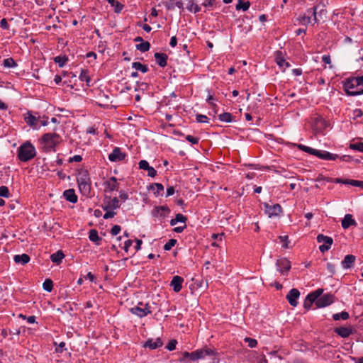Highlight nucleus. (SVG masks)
Masks as SVG:
<instances>
[{
	"instance_id": "obj_1",
	"label": "nucleus",
	"mask_w": 363,
	"mask_h": 363,
	"mask_svg": "<svg viewBox=\"0 0 363 363\" xmlns=\"http://www.w3.org/2000/svg\"><path fill=\"white\" fill-rule=\"evenodd\" d=\"M344 89L350 96L363 94V76L348 79L344 84Z\"/></svg>"
},
{
	"instance_id": "obj_2",
	"label": "nucleus",
	"mask_w": 363,
	"mask_h": 363,
	"mask_svg": "<svg viewBox=\"0 0 363 363\" xmlns=\"http://www.w3.org/2000/svg\"><path fill=\"white\" fill-rule=\"evenodd\" d=\"M60 142V136L55 133H45L40 140L42 149L44 152H55L56 146Z\"/></svg>"
},
{
	"instance_id": "obj_3",
	"label": "nucleus",
	"mask_w": 363,
	"mask_h": 363,
	"mask_svg": "<svg viewBox=\"0 0 363 363\" xmlns=\"http://www.w3.org/2000/svg\"><path fill=\"white\" fill-rule=\"evenodd\" d=\"M36 155L35 147L29 141L23 143L17 150V157L21 162H28Z\"/></svg>"
},
{
	"instance_id": "obj_4",
	"label": "nucleus",
	"mask_w": 363,
	"mask_h": 363,
	"mask_svg": "<svg viewBox=\"0 0 363 363\" xmlns=\"http://www.w3.org/2000/svg\"><path fill=\"white\" fill-rule=\"evenodd\" d=\"M155 303L139 302L136 306L130 308L129 311L132 314L142 318L152 313V311L155 308Z\"/></svg>"
},
{
	"instance_id": "obj_5",
	"label": "nucleus",
	"mask_w": 363,
	"mask_h": 363,
	"mask_svg": "<svg viewBox=\"0 0 363 363\" xmlns=\"http://www.w3.org/2000/svg\"><path fill=\"white\" fill-rule=\"evenodd\" d=\"M77 181L80 191L84 195L89 194L91 191V182L88 172L86 170L79 172Z\"/></svg>"
},
{
	"instance_id": "obj_6",
	"label": "nucleus",
	"mask_w": 363,
	"mask_h": 363,
	"mask_svg": "<svg viewBox=\"0 0 363 363\" xmlns=\"http://www.w3.org/2000/svg\"><path fill=\"white\" fill-rule=\"evenodd\" d=\"M323 292V289H318L315 290V291L310 293L306 296V298L304 301V303H303L304 308L306 310H309L313 303H315V304L316 305V299L320 296H321Z\"/></svg>"
},
{
	"instance_id": "obj_7",
	"label": "nucleus",
	"mask_w": 363,
	"mask_h": 363,
	"mask_svg": "<svg viewBox=\"0 0 363 363\" xmlns=\"http://www.w3.org/2000/svg\"><path fill=\"white\" fill-rule=\"evenodd\" d=\"M317 241L319 243L323 242V244L320 245L319 250L321 252L324 253L325 252L328 251L333 245V238L326 235H324L323 234H319L317 236Z\"/></svg>"
},
{
	"instance_id": "obj_8",
	"label": "nucleus",
	"mask_w": 363,
	"mask_h": 363,
	"mask_svg": "<svg viewBox=\"0 0 363 363\" xmlns=\"http://www.w3.org/2000/svg\"><path fill=\"white\" fill-rule=\"evenodd\" d=\"M335 301V296L332 294H326L319 296L316 299V307L323 308L332 304Z\"/></svg>"
},
{
	"instance_id": "obj_9",
	"label": "nucleus",
	"mask_w": 363,
	"mask_h": 363,
	"mask_svg": "<svg viewBox=\"0 0 363 363\" xmlns=\"http://www.w3.org/2000/svg\"><path fill=\"white\" fill-rule=\"evenodd\" d=\"M334 332L341 337L347 338L351 335L355 333L356 330L353 326L347 325L335 328L334 329Z\"/></svg>"
},
{
	"instance_id": "obj_10",
	"label": "nucleus",
	"mask_w": 363,
	"mask_h": 363,
	"mask_svg": "<svg viewBox=\"0 0 363 363\" xmlns=\"http://www.w3.org/2000/svg\"><path fill=\"white\" fill-rule=\"evenodd\" d=\"M264 211L269 218L272 216H277L282 212L281 206L277 203L273 206H270L267 203H264Z\"/></svg>"
},
{
	"instance_id": "obj_11",
	"label": "nucleus",
	"mask_w": 363,
	"mask_h": 363,
	"mask_svg": "<svg viewBox=\"0 0 363 363\" xmlns=\"http://www.w3.org/2000/svg\"><path fill=\"white\" fill-rule=\"evenodd\" d=\"M317 11V7L316 6H314L313 7L312 9H308L307 11V12L308 13V14H310L311 16H303L301 17V21L303 22V23L304 24H308V23H311L313 21L314 23H316L318 21V19H317V16H316V12Z\"/></svg>"
},
{
	"instance_id": "obj_12",
	"label": "nucleus",
	"mask_w": 363,
	"mask_h": 363,
	"mask_svg": "<svg viewBox=\"0 0 363 363\" xmlns=\"http://www.w3.org/2000/svg\"><path fill=\"white\" fill-rule=\"evenodd\" d=\"M119 201L116 197L111 199L110 196H105L103 209L107 211L109 209H116L119 208Z\"/></svg>"
},
{
	"instance_id": "obj_13",
	"label": "nucleus",
	"mask_w": 363,
	"mask_h": 363,
	"mask_svg": "<svg viewBox=\"0 0 363 363\" xmlns=\"http://www.w3.org/2000/svg\"><path fill=\"white\" fill-rule=\"evenodd\" d=\"M105 192H111L113 191H118L119 188V183L117 182V179L115 177H111L107 179L104 184Z\"/></svg>"
},
{
	"instance_id": "obj_14",
	"label": "nucleus",
	"mask_w": 363,
	"mask_h": 363,
	"mask_svg": "<svg viewBox=\"0 0 363 363\" xmlns=\"http://www.w3.org/2000/svg\"><path fill=\"white\" fill-rule=\"evenodd\" d=\"M327 125V122L321 116H318L314 118L313 128L315 133H321Z\"/></svg>"
},
{
	"instance_id": "obj_15",
	"label": "nucleus",
	"mask_w": 363,
	"mask_h": 363,
	"mask_svg": "<svg viewBox=\"0 0 363 363\" xmlns=\"http://www.w3.org/2000/svg\"><path fill=\"white\" fill-rule=\"evenodd\" d=\"M126 155L121 152L120 147H116L108 155V160L111 162H119L125 159Z\"/></svg>"
},
{
	"instance_id": "obj_16",
	"label": "nucleus",
	"mask_w": 363,
	"mask_h": 363,
	"mask_svg": "<svg viewBox=\"0 0 363 363\" xmlns=\"http://www.w3.org/2000/svg\"><path fill=\"white\" fill-rule=\"evenodd\" d=\"M276 266L277 270L281 274L287 272L291 268L290 262L286 258L278 259L277 261Z\"/></svg>"
},
{
	"instance_id": "obj_17",
	"label": "nucleus",
	"mask_w": 363,
	"mask_h": 363,
	"mask_svg": "<svg viewBox=\"0 0 363 363\" xmlns=\"http://www.w3.org/2000/svg\"><path fill=\"white\" fill-rule=\"evenodd\" d=\"M196 354L198 359H203L206 356H213L218 355V352L213 349L204 347L201 349L196 350Z\"/></svg>"
},
{
	"instance_id": "obj_18",
	"label": "nucleus",
	"mask_w": 363,
	"mask_h": 363,
	"mask_svg": "<svg viewBox=\"0 0 363 363\" xmlns=\"http://www.w3.org/2000/svg\"><path fill=\"white\" fill-rule=\"evenodd\" d=\"M300 296V292L296 289H292L289 291V294L286 295V299L289 303L292 306H296L297 305V299Z\"/></svg>"
},
{
	"instance_id": "obj_19",
	"label": "nucleus",
	"mask_w": 363,
	"mask_h": 363,
	"mask_svg": "<svg viewBox=\"0 0 363 363\" xmlns=\"http://www.w3.org/2000/svg\"><path fill=\"white\" fill-rule=\"evenodd\" d=\"M139 168L143 170L147 171V174L150 177H155L157 174V171L149 165V163L146 160H140L138 163Z\"/></svg>"
},
{
	"instance_id": "obj_20",
	"label": "nucleus",
	"mask_w": 363,
	"mask_h": 363,
	"mask_svg": "<svg viewBox=\"0 0 363 363\" xmlns=\"http://www.w3.org/2000/svg\"><path fill=\"white\" fill-rule=\"evenodd\" d=\"M163 345L161 338L157 337L156 340L148 339L143 345L144 347H148L150 350H155Z\"/></svg>"
},
{
	"instance_id": "obj_21",
	"label": "nucleus",
	"mask_w": 363,
	"mask_h": 363,
	"mask_svg": "<svg viewBox=\"0 0 363 363\" xmlns=\"http://www.w3.org/2000/svg\"><path fill=\"white\" fill-rule=\"evenodd\" d=\"M184 279L179 276H174L171 281L170 286L173 288L174 291L179 292L182 288Z\"/></svg>"
},
{
	"instance_id": "obj_22",
	"label": "nucleus",
	"mask_w": 363,
	"mask_h": 363,
	"mask_svg": "<svg viewBox=\"0 0 363 363\" xmlns=\"http://www.w3.org/2000/svg\"><path fill=\"white\" fill-rule=\"evenodd\" d=\"M170 212L169 208L167 206H157L152 211L154 216L166 217Z\"/></svg>"
},
{
	"instance_id": "obj_23",
	"label": "nucleus",
	"mask_w": 363,
	"mask_h": 363,
	"mask_svg": "<svg viewBox=\"0 0 363 363\" xmlns=\"http://www.w3.org/2000/svg\"><path fill=\"white\" fill-rule=\"evenodd\" d=\"M163 4L167 10H174L175 7L183 9V2L182 0H167Z\"/></svg>"
},
{
	"instance_id": "obj_24",
	"label": "nucleus",
	"mask_w": 363,
	"mask_h": 363,
	"mask_svg": "<svg viewBox=\"0 0 363 363\" xmlns=\"http://www.w3.org/2000/svg\"><path fill=\"white\" fill-rule=\"evenodd\" d=\"M156 62L161 67H164L167 65L168 56L165 53L156 52L154 55Z\"/></svg>"
},
{
	"instance_id": "obj_25",
	"label": "nucleus",
	"mask_w": 363,
	"mask_h": 363,
	"mask_svg": "<svg viewBox=\"0 0 363 363\" xmlns=\"http://www.w3.org/2000/svg\"><path fill=\"white\" fill-rule=\"evenodd\" d=\"M65 199L72 203L77 202V196L73 189L65 190L63 193Z\"/></svg>"
},
{
	"instance_id": "obj_26",
	"label": "nucleus",
	"mask_w": 363,
	"mask_h": 363,
	"mask_svg": "<svg viewBox=\"0 0 363 363\" xmlns=\"http://www.w3.org/2000/svg\"><path fill=\"white\" fill-rule=\"evenodd\" d=\"M39 117H36L32 115L30 111H28L24 117L26 123L33 128H35L37 122L39 121Z\"/></svg>"
},
{
	"instance_id": "obj_27",
	"label": "nucleus",
	"mask_w": 363,
	"mask_h": 363,
	"mask_svg": "<svg viewBox=\"0 0 363 363\" xmlns=\"http://www.w3.org/2000/svg\"><path fill=\"white\" fill-rule=\"evenodd\" d=\"M356 221L352 218V216L351 214H346L345 218L342 220V227L344 229H347L351 225H356Z\"/></svg>"
},
{
	"instance_id": "obj_28",
	"label": "nucleus",
	"mask_w": 363,
	"mask_h": 363,
	"mask_svg": "<svg viewBox=\"0 0 363 363\" xmlns=\"http://www.w3.org/2000/svg\"><path fill=\"white\" fill-rule=\"evenodd\" d=\"M356 259L355 256L352 255H347L345 257L342 261V266L345 269H349L352 267Z\"/></svg>"
},
{
	"instance_id": "obj_29",
	"label": "nucleus",
	"mask_w": 363,
	"mask_h": 363,
	"mask_svg": "<svg viewBox=\"0 0 363 363\" xmlns=\"http://www.w3.org/2000/svg\"><path fill=\"white\" fill-rule=\"evenodd\" d=\"M13 260L17 264L24 265L29 262L30 257L27 254L16 255L14 256Z\"/></svg>"
},
{
	"instance_id": "obj_30",
	"label": "nucleus",
	"mask_w": 363,
	"mask_h": 363,
	"mask_svg": "<svg viewBox=\"0 0 363 363\" xmlns=\"http://www.w3.org/2000/svg\"><path fill=\"white\" fill-rule=\"evenodd\" d=\"M275 61L280 67L284 68L289 67L290 66L289 62H286V60H284L281 52H277L276 53Z\"/></svg>"
},
{
	"instance_id": "obj_31",
	"label": "nucleus",
	"mask_w": 363,
	"mask_h": 363,
	"mask_svg": "<svg viewBox=\"0 0 363 363\" xmlns=\"http://www.w3.org/2000/svg\"><path fill=\"white\" fill-rule=\"evenodd\" d=\"M65 257V255L61 250L57 251L55 253H53L50 256V259L52 262L56 264H60L62 262V259Z\"/></svg>"
},
{
	"instance_id": "obj_32",
	"label": "nucleus",
	"mask_w": 363,
	"mask_h": 363,
	"mask_svg": "<svg viewBox=\"0 0 363 363\" xmlns=\"http://www.w3.org/2000/svg\"><path fill=\"white\" fill-rule=\"evenodd\" d=\"M187 220V218L182 213H177L174 218L170 220V225L172 226L175 225L178 222L183 223L185 224Z\"/></svg>"
},
{
	"instance_id": "obj_33",
	"label": "nucleus",
	"mask_w": 363,
	"mask_h": 363,
	"mask_svg": "<svg viewBox=\"0 0 363 363\" xmlns=\"http://www.w3.org/2000/svg\"><path fill=\"white\" fill-rule=\"evenodd\" d=\"M111 6L113 7L114 11L119 13L123 9V5L117 0H106Z\"/></svg>"
},
{
	"instance_id": "obj_34",
	"label": "nucleus",
	"mask_w": 363,
	"mask_h": 363,
	"mask_svg": "<svg viewBox=\"0 0 363 363\" xmlns=\"http://www.w3.org/2000/svg\"><path fill=\"white\" fill-rule=\"evenodd\" d=\"M338 157L336 154H332L328 151L323 150L320 159L324 160H335Z\"/></svg>"
},
{
	"instance_id": "obj_35",
	"label": "nucleus",
	"mask_w": 363,
	"mask_h": 363,
	"mask_svg": "<svg viewBox=\"0 0 363 363\" xmlns=\"http://www.w3.org/2000/svg\"><path fill=\"white\" fill-rule=\"evenodd\" d=\"M150 43L147 41H143V42L136 45V49L143 52L148 51L150 50Z\"/></svg>"
},
{
	"instance_id": "obj_36",
	"label": "nucleus",
	"mask_w": 363,
	"mask_h": 363,
	"mask_svg": "<svg viewBox=\"0 0 363 363\" xmlns=\"http://www.w3.org/2000/svg\"><path fill=\"white\" fill-rule=\"evenodd\" d=\"M250 6V1H242V0H239L238 3L236 5L237 10H242L243 11H246Z\"/></svg>"
},
{
	"instance_id": "obj_37",
	"label": "nucleus",
	"mask_w": 363,
	"mask_h": 363,
	"mask_svg": "<svg viewBox=\"0 0 363 363\" xmlns=\"http://www.w3.org/2000/svg\"><path fill=\"white\" fill-rule=\"evenodd\" d=\"M132 67L135 69V70H139L143 73H146L148 71V68L147 65H143L140 62H135L132 64Z\"/></svg>"
},
{
	"instance_id": "obj_38",
	"label": "nucleus",
	"mask_w": 363,
	"mask_h": 363,
	"mask_svg": "<svg viewBox=\"0 0 363 363\" xmlns=\"http://www.w3.org/2000/svg\"><path fill=\"white\" fill-rule=\"evenodd\" d=\"M79 79L82 82H84V81L86 82V85L88 86H90L91 79L89 76L87 70L82 69L81 73L79 74Z\"/></svg>"
},
{
	"instance_id": "obj_39",
	"label": "nucleus",
	"mask_w": 363,
	"mask_h": 363,
	"mask_svg": "<svg viewBox=\"0 0 363 363\" xmlns=\"http://www.w3.org/2000/svg\"><path fill=\"white\" fill-rule=\"evenodd\" d=\"M3 65L6 68H13L16 67L17 64L13 58L9 57L4 60Z\"/></svg>"
},
{
	"instance_id": "obj_40",
	"label": "nucleus",
	"mask_w": 363,
	"mask_h": 363,
	"mask_svg": "<svg viewBox=\"0 0 363 363\" xmlns=\"http://www.w3.org/2000/svg\"><path fill=\"white\" fill-rule=\"evenodd\" d=\"M150 189H156L155 191H154V194L157 196L160 194V191H162L164 190V186L162 184L160 183H154L152 184L150 187Z\"/></svg>"
},
{
	"instance_id": "obj_41",
	"label": "nucleus",
	"mask_w": 363,
	"mask_h": 363,
	"mask_svg": "<svg viewBox=\"0 0 363 363\" xmlns=\"http://www.w3.org/2000/svg\"><path fill=\"white\" fill-rule=\"evenodd\" d=\"M349 317H350L349 313L346 311H342L341 313H335L333 315V318L335 320H339L340 319L345 320L348 319Z\"/></svg>"
},
{
	"instance_id": "obj_42",
	"label": "nucleus",
	"mask_w": 363,
	"mask_h": 363,
	"mask_svg": "<svg viewBox=\"0 0 363 363\" xmlns=\"http://www.w3.org/2000/svg\"><path fill=\"white\" fill-rule=\"evenodd\" d=\"M89 238L91 241L94 242H97L101 240V238L98 235L97 230L94 229H92L89 231Z\"/></svg>"
},
{
	"instance_id": "obj_43",
	"label": "nucleus",
	"mask_w": 363,
	"mask_h": 363,
	"mask_svg": "<svg viewBox=\"0 0 363 363\" xmlns=\"http://www.w3.org/2000/svg\"><path fill=\"white\" fill-rule=\"evenodd\" d=\"M186 9L190 11V12H194V13H198L201 10V8L195 3H194L193 1H189L187 6H186Z\"/></svg>"
},
{
	"instance_id": "obj_44",
	"label": "nucleus",
	"mask_w": 363,
	"mask_h": 363,
	"mask_svg": "<svg viewBox=\"0 0 363 363\" xmlns=\"http://www.w3.org/2000/svg\"><path fill=\"white\" fill-rule=\"evenodd\" d=\"M43 288L45 291L50 292L53 289L52 281L50 279H45L43 284Z\"/></svg>"
},
{
	"instance_id": "obj_45",
	"label": "nucleus",
	"mask_w": 363,
	"mask_h": 363,
	"mask_svg": "<svg viewBox=\"0 0 363 363\" xmlns=\"http://www.w3.org/2000/svg\"><path fill=\"white\" fill-rule=\"evenodd\" d=\"M344 183L345 184H350L353 186H357L363 189V181L347 179Z\"/></svg>"
},
{
	"instance_id": "obj_46",
	"label": "nucleus",
	"mask_w": 363,
	"mask_h": 363,
	"mask_svg": "<svg viewBox=\"0 0 363 363\" xmlns=\"http://www.w3.org/2000/svg\"><path fill=\"white\" fill-rule=\"evenodd\" d=\"M67 60L68 58L66 56H57L54 58L55 62L57 63L60 67H62Z\"/></svg>"
},
{
	"instance_id": "obj_47",
	"label": "nucleus",
	"mask_w": 363,
	"mask_h": 363,
	"mask_svg": "<svg viewBox=\"0 0 363 363\" xmlns=\"http://www.w3.org/2000/svg\"><path fill=\"white\" fill-rule=\"evenodd\" d=\"M218 118L220 121L229 123L232 121V115L230 113H223L218 116Z\"/></svg>"
},
{
	"instance_id": "obj_48",
	"label": "nucleus",
	"mask_w": 363,
	"mask_h": 363,
	"mask_svg": "<svg viewBox=\"0 0 363 363\" xmlns=\"http://www.w3.org/2000/svg\"><path fill=\"white\" fill-rule=\"evenodd\" d=\"M350 148L363 152V143H351Z\"/></svg>"
},
{
	"instance_id": "obj_49",
	"label": "nucleus",
	"mask_w": 363,
	"mask_h": 363,
	"mask_svg": "<svg viewBox=\"0 0 363 363\" xmlns=\"http://www.w3.org/2000/svg\"><path fill=\"white\" fill-rule=\"evenodd\" d=\"M244 341L248 344L250 348H255L257 345V341L255 339L251 337H245Z\"/></svg>"
},
{
	"instance_id": "obj_50",
	"label": "nucleus",
	"mask_w": 363,
	"mask_h": 363,
	"mask_svg": "<svg viewBox=\"0 0 363 363\" xmlns=\"http://www.w3.org/2000/svg\"><path fill=\"white\" fill-rule=\"evenodd\" d=\"M9 196H10V193H9L8 187L6 186H1L0 187V196L4 197V198H8V197H9Z\"/></svg>"
},
{
	"instance_id": "obj_51",
	"label": "nucleus",
	"mask_w": 363,
	"mask_h": 363,
	"mask_svg": "<svg viewBox=\"0 0 363 363\" xmlns=\"http://www.w3.org/2000/svg\"><path fill=\"white\" fill-rule=\"evenodd\" d=\"M177 243V240L175 239H170L169 241L164 245V250L166 251L170 250L172 247L175 245Z\"/></svg>"
},
{
	"instance_id": "obj_52",
	"label": "nucleus",
	"mask_w": 363,
	"mask_h": 363,
	"mask_svg": "<svg viewBox=\"0 0 363 363\" xmlns=\"http://www.w3.org/2000/svg\"><path fill=\"white\" fill-rule=\"evenodd\" d=\"M186 140L191 143V144H197L199 141V138L196 137H194L192 135H188L186 136Z\"/></svg>"
},
{
	"instance_id": "obj_53",
	"label": "nucleus",
	"mask_w": 363,
	"mask_h": 363,
	"mask_svg": "<svg viewBox=\"0 0 363 363\" xmlns=\"http://www.w3.org/2000/svg\"><path fill=\"white\" fill-rule=\"evenodd\" d=\"M177 342L176 340H172L166 346V348L169 350V351H172L174 350H175L176 348V345H177Z\"/></svg>"
},
{
	"instance_id": "obj_54",
	"label": "nucleus",
	"mask_w": 363,
	"mask_h": 363,
	"mask_svg": "<svg viewBox=\"0 0 363 363\" xmlns=\"http://www.w3.org/2000/svg\"><path fill=\"white\" fill-rule=\"evenodd\" d=\"M121 230V228L120 225H113L112 227L111 230V233L113 235H118L120 233Z\"/></svg>"
},
{
	"instance_id": "obj_55",
	"label": "nucleus",
	"mask_w": 363,
	"mask_h": 363,
	"mask_svg": "<svg viewBox=\"0 0 363 363\" xmlns=\"http://www.w3.org/2000/svg\"><path fill=\"white\" fill-rule=\"evenodd\" d=\"M207 119H208V118L205 115L199 114L196 116V121L199 123H207L208 122Z\"/></svg>"
},
{
	"instance_id": "obj_56",
	"label": "nucleus",
	"mask_w": 363,
	"mask_h": 363,
	"mask_svg": "<svg viewBox=\"0 0 363 363\" xmlns=\"http://www.w3.org/2000/svg\"><path fill=\"white\" fill-rule=\"evenodd\" d=\"M322 60L323 62H325V64H328V65H330L331 64V59H330V56L328 55H325L322 57ZM333 66L332 65H330V68H332Z\"/></svg>"
},
{
	"instance_id": "obj_57",
	"label": "nucleus",
	"mask_w": 363,
	"mask_h": 363,
	"mask_svg": "<svg viewBox=\"0 0 363 363\" xmlns=\"http://www.w3.org/2000/svg\"><path fill=\"white\" fill-rule=\"evenodd\" d=\"M116 215V212L113 211H106V213L104 215V219H108L113 218Z\"/></svg>"
},
{
	"instance_id": "obj_58",
	"label": "nucleus",
	"mask_w": 363,
	"mask_h": 363,
	"mask_svg": "<svg viewBox=\"0 0 363 363\" xmlns=\"http://www.w3.org/2000/svg\"><path fill=\"white\" fill-rule=\"evenodd\" d=\"M0 26L3 28V29H9V24H8V22L6 21V18H2L0 21Z\"/></svg>"
},
{
	"instance_id": "obj_59",
	"label": "nucleus",
	"mask_w": 363,
	"mask_h": 363,
	"mask_svg": "<svg viewBox=\"0 0 363 363\" xmlns=\"http://www.w3.org/2000/svg\"><path fill=\"white\" fill-rule=\"evenodd\" d=\"M279 239L281 242H284L283 247L285 248H288V236H279Z\"/></svg>"
},
{
	"instance_id": "obj_60",
	"label": "nucleus",
	"mask_w": 363,
	"mask_h": 363,
	"mask_svg": "<svg viewBox=\"0 0 363 363\" xmlns=\"http://www.w3.org/2000/svg\"><path fill=\"white\" fill-rule=\"evenodd\" d=\"M133 241L131 240H127L125 242L123 249L125 252L128 251L129 247L132 245Z\"/></svg>"
},
{
	"instance_id": "obj_61",
	"label": "nucleus",
	"mask_w": 363,
	"mask_h": 363,
	"mask_svg": "<svg viewBox=\"0 0 363 363\" xmlns=\"http://www.w3.org/2000/svg\"><path fill=\"white\" fill-rule=\"evenodd\" d=\"M327 269L331 274L335 273V266L332 263L327 264Z\"/></svg>"
},
{
	"instance_id": "obj_62",
	"label": "nucleus",
	"mask_w": 363,
	"mask_h": 363,
	"mask_svg": "<svg viewBox=\"0 0 363 363\" xmlns=\"http://www.w3.org/2000/svg\"><path fill=\"white\" fill-rule=\"evenodd\" d=\"M82 160V157L80 155H74V157L69 158V162H79Z\"/></svg>"
},
{
	"instance_id": "obj_63",
	"label": "nucleus",
	"mask_w": 363,
	"mask_h": 363,
	"mask_svg": "<svg viewBox=\"0 0 363 363\" xmlns=\"http://www.w3.org/2000/svg\"><path fill=\"white\" fill-rule=\"evenodd\" d=\"M65 346V343L64 342H62L59 344L58 347H56L55 351L56 352H62L63 348Z\"/></svg>"
},
{
	"instance_id": "obj_64",
	"label": "nucleus",
	"mask_w": 363,
	"mask_h": 363,
	"mask_svg": "<svg viewBox=\"0 0 363 363\" xmlns=\"http://www.w3.org/2000/svg\"><path fill=\"white\" fill-rule=\"evenodd\" d=\"M186 228V225L184 224L183 226H179L174 228V231L177 233H180L183 232V230Z\"/></svg>"
}]
</instances>
